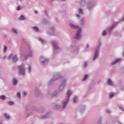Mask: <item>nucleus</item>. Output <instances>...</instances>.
Listing matches in <instances>:
<instances>
[{
    "label": "nucleus",
    "instance_id": "nucleus-3",
    "mask_svg": "<svg viewBox=\"0 0 124 124\" xmlns=\"http://www.w3.org/2000/svg\"><path fill=\"white\" fill-rule=\"evenodd\" d=\"M101 46V43L100 42H99L98 45H97L96 46V49L95 50V53L94 54L93 58L92 59V62H94L96 59L98 58V57H99V54L100 52V49H99V47Z\"/></svg>",
    "mask_w": 124,
    "mask_h": 124
},
{
    "label": "nucleus",
    "instance_id": "nucleus-48",
    "mask_svg": "<svg viewBox=\"0 0 124 124\" xmlns=\"http://www.w3.org/2000/svg\"><path fill=\"white\" fill-rule=\"evenodd\" d=\"M56 106L58 109L61 108V106L60 105H57Z\"/></svg>",
    "mask_w": 124,
    "mask_h": 124
},
{
    "label": "nucleus",
    "instance_id": "nucleus-40",
    "mask_svg": "<svg viewBox=\"0 0 124 124\" xmlns=\"http://www.w3.org/2000/svg\"><path fill=\"white\" fill-rule=\"evenodd\" d=\"M39 41L41 43H44V39H42L41 38H39Z\"/></svg>",
    "mask_w": 124,
    "mask_h": 124
},
{
    "label": "nucleus",
    "instance_id": "nucleus-16",
    "mask_svg": "<svg viewBox=\"0 0 124 124\" xmlns=\"http://www.w3.org/2000/svg\"><path fill=\"white\" fill-rule=\"evenodd\" d=\"M72 93V92L69 90H67L66 93L67 96H65V100H69V98H70V95H71Z\"/></svg>",
    "mask_w": 124,
    "mask_h": 124
},
{
    "label": "nucleus",
    "instance_id": "nucleus-18",
    "mask_svg": "<svg viewBox=\"0 0 124 124\" xmlns=\"http://www.w3.org/2000/svg\"><path fill=\"white\" fill-rule=\"evenodd\" d=\"M78 4L79 6H85L86 5V0H79Z\"/></svg>",
    "mask_w": 124,
    "mask_h": 124
},
{
    "label": "nucleus",
    "instance_id": "nucleus-37",
    "mask_svg": "<svg viewBox=\"0 0 124 124\" xmlns=\"http://www.w3.org/2000/svg\"><path fill=\"white\" fill-rule=\"evenodd\" d=\"M12 31H13V32H14V33L17 34V30H16V29H12Z\"/></svg>",
    "mask_w": 124,
    "mask_h": 124
},
{
    "label": "nucleus",
    "instance_id": "nucleus-33",
    "mask_svg": "<svg viewBox=\"0 0 124 124\" xmlns=\"http://www.w3.org/2000/svg\"><path fill=\"white\" fill-rule=\"evenodd\" d=\"M78 12L79 13V14H83V10L81 8H79L78 9Z\"/></svg>",
    "mask_w": 124,
    "mask_h": 124
},
{
    "label": "nucleus",
    "instance_id": "nucleus-15",
    "mask_svg": "<svg viewBox=\"0 0 124 124\" xmlns=\"http://www.w3.org/2000/svg\"><path fill=\"white\" fill-rule=\"evenodd\" d=\"M55 31H56V29L54 27H51L47 34L48 35H55Z\"/></svg>",
    "mask_w": 124,
    "mask_h": 124
},
{
    "label": "nucleus",
    "instance_id": "nucleus-32",
    "mask_svg": "<svg viewBox=\"0 0 124 124\" xmlns=\"http://www.w3.org/2000/svg\"><path fill=\"white\" fill-rule=\"evenodd\" d=\"M73 101L74 103H76V101H77V96H75L73 99Z\"/></svg>",
    "mask_w": 124,
    "mask_h": 124
},
{
    "label": "nucleus",
    "instance_id": "nucleus-28",
    "mask_svg": "<svg viewBox=\"0 0 124 124\" xmlns=\"http://www.w3.org/2000/svg\"><path fill=\"white\" fill-rule=\"evenodd\" d=\"M106 13L107 15H110V14H111V10H110V9H108V10H106Z\"/></svg>",
    "mask_w": 124,
    "mask_h": 124
},
{
    "label": "nucleus",
    "instance_id": "nucleus-5",
    "mask_svg": "<svg viewBox=\"0 0 124 124\" xmlns=\"http://www.w3.org/2000/svg\"><path fill=\"white\" fill-rule=\"evenodd\" d=\"M69 48L71 54L73 55H77L78 54V47L73 45H71Z\"/></svg>",
    "mask_w": 124,
    "mask_h": 124
},
{
    "label": "nucleus",
    "instance_id": "nucleus-11",
    "mask_svg": "<svg viewBox=\"0 0 124 124\" xmlns=\"http://www.w3.org/2000/svg\"><path fill=\"white\" fill-rule=\"evenodd\" d=\"M118 25V22H116L112 24L110 27H108L106 30L107 31V32L108 34H110L113 31V30Z\"/></svg>",
    "mask_w": 124,
    "mask_h": 124
},
{
    "label": "nucleus",
    "instance_id": "nucleus-50",
    "mask_svg": "<svg viewBox=\"0 0 124 124\" xmlns=\"http://www.w3.org/2000/svg\"><path fill=\"white\" fill-rule=\"evenodd\" d=\"M55 21H56V22H58L59 19H58V17H55Z\"/></svg>",
    "mask_w": 124,
    "mask_h": 124
},
{
    "label": "nucleus",
    "instance_id": "nucleus-36",
    "mask_svg": "<svg viewBox=\"0 0 124 124\" xmlns=\"http://www.w3.org/2000/svg\"><path fill=\"white\" fill-rule=\"evenodd\" d=\"M9 105H14V102L11 101L8 102Z\"/></svg>",
    "mask_w": 124,
    "mask_h": 124
},
{
    "label": "nucleus",
    "instance_id": "nucleus-25",
    "mask_svg": "<svg viewBox=\"0 0 124 124\" xmlns=\"http://www.w3.org/2000/svg\"><path fill=\"white\" fill-rule=\"evenodd\" d=\"M35 94L36 95H39L40 94V91L38 88H36L35 91Z\"/></svg>",
    "mask_w": 124,
    "mask_h": 124
},
{
    "label": "nucleus",
    "instance_id": "nucleus-26",
    "mask_svg": "<svg viewBox=\"0 0 124 124\" xmlns=\"http://www.w3.org/2000/svg\"><path fill=\"white\" fill-rule=\"evenodd\" d=\"M83 66L84 68H87L88 67V62H84L83 63Z\"/></svg>",
    "mask_w": 124,
    "mask_h": 124
},
{
    "label": "nucleus",
    "instance_id": "nucleus-54",
    "mask_svg": "<svg viewBox=\"0 0 124 124\" xmlns=\"http://www.w3.org/2000/svg\"><path fill=\"white\" fill-rule=\"evenodd\" d=\"M37 13V11H35V14H36Z\"/></svg>",
    "mask_w": 124,
    "mask_h": 124
},
{
    "label": "nucleus",
    "instance_id": "nucleus-8",
    "mask_svg": "<svg viewBox=\"0 0 124 124\" xmlns=\"http://www.w3.org/2000/svg\"><path fill=\"white\" fill-rule=\"evenodd\" d=\"M17 68L19 74H21L22 76H25L26 71L25 70V66H24V64L18 66Z\"/></svg>",
    "mask_w": 124,
    "mask_h": 124
},
{
    "label": "nucleus",
    "instance_id": "nucleus-44",
    "mask_svg": "<svg viewBox=\"0 0 124 124\" xmlns=\"http://www.w3.org/2000/svg\"><path fill=\"white\" fill-rule=\"evenodd\" d=\"M120 109L122 110V111H123L124 112V107H119Z\"/></svg>",
    "mask_w": 124,
    "mask_h": 124
},
{
    "label": "nucleus",
    "instance_id": "nucleus-10",
    "mask_svg": "<svg viewBox=\"0 0 124 124\" xmlns=\"http://www.w3.org/2000/svg\"><path fill=\"white\" fill-rule=\"evenodd\" d=\"M46 93L48 98H52L54 96H59L60 95V92L59 91H55L53 94H51V91H47Z\"/></svg>",
    "mask_w": 124,
    "mask_h": 124
},
{
    "label": "nucleus",
    "instance_id": "nucleus-46",
    "mask_svg": "<svg viewBox=\"0 0 124 124\" xmlns=\"http://www.w3.org/2000/svg\"><path fill=\"white\" fill-rule=\"evenodd\" d=\"M121 72L122 73H124V67L121 68Z\"/></svg>",
    "mask_w": 124,
    "mask_h": 124
},
{
    "label": "nucleus",
    "instance_id": "nucleus-39",
    "mask_svg": "<svg viewBox=\"0 0 124 124\" xmlns=\"http://www.w3.org/2000/svg\"><path fill=\"white\" fill-rule=\"evenodd\" d=\"M0 99H2V100H4V99H5V96L2 95L0 97Z\"/></svg>",
    "mask_w": 124,
    "mask_h": 124
},
{
    "label": "nucleus",
    "instance_id": "nucleus-24",
    "mask_svg": "<svg viewBox=\"0 0 124 124\" xmlns=\"http://www.w3.org/2000/svg\"><path fill=\"white\" fill-rule=\"evenodd\" d=\"M88 78H89V75L88 74H85L84 75V76L83 77V79H82V81H86V80H87V79H88Z\"/></svg>",
    "mask_w": 124,
    "mask_h": 124
},
{
    "label": "nucleus",
    "instance_id": "nucleus-51",
    "mask_svg": "<svg viewBox=\"0 0 124 124\" xmlns=\"http://www.w3.org/2000/svg\"><path fill=\"white\" fill-rule=\"evenodd\" d=\"M117 123L118 124H123V123H122L121 122H120V121H118L117 122Z\"/></svg>",
    "mask_w": 124,
    "mask_h": 124
},
{
    "label": "nucleus",
    "instance_id": "nucleus-2",
    "mask_svg": "<svg viewBox=\"0 0 124 124\" xmlns=\"http://www.w3.org/2000/svg\"><path fill=\"white\" fill-rule=\"evenodd\" d=\"M39 62L41 66H46V65L48 64V62H49V60L43 55H42L39 58Z\"/></svg>",
    "mask_w": 124,
    "mask_h": 124
},
{
    "label": "nucleus",
    "instance_id": "nucleus-41",
    "mask_svg": "<svg viewBox=\"0 0 124 124\" xmlns=\"http://www.w3.org/2000/svg\"><path fill=\"white\" fill-rule=\"evenodd\" d=\"M7 50V47H6V46H5L4 47V49H3V52L4 53H5V52H6Z\"/></svg>",
    "mask_w": 124,
    "mask_h": 124
},
{
    "label": "nucleus",
    "instance_id": "nucleus-52",
    "mask_svg": "<svg viewBox=\"0 0 124 124\" xmlns=\"http://www.w3.org/2000/svg\"><path fill=\"white\" fill-rule=\"evenodd\" d=\"M107 111L108 113V114H109L110 110L109 109H107Z\"/></svg>",
    "mask_w": 124,
    "mask_h": 124
},
{
    "label": "nucleus",
    "instance_id": "nucleus-1",
    "mask_svg": "<svg viewBox=\"0 0 124 124\" xmlns=\"http://www.w3.org/2000/svg\"><path fill=\"white\" fill-rule=\"evenodd\" d=\"M64 78V77L62 76L61 73L59 72L54 73L52 76V78L50 79L47 83V87H50L52 85V83L54 82V81H56L57 80H60V79Z\"/></svg>",
    "mask_w": 124,
    "mask_h": 124
},
{
    "label": "nucleus",
    "instance_id": "nucleus-19",
    "mask_svg": "<svg viewBox=\"0 0 124 124\" xmlns=\"http://www.w3.org/2000/svg\"><path fill=\"white\" fill-rule=\"evenodd\" d=\"M120 61H122V59L117 58V59H115V60L113 61V62H111V64L112 65H114V64H116V63H117V62H120Z\"/></svg>",
    "mask_w": 124,
    "mask_h": 124
},
{
    "label": "nucleus",
    "instance_id": "nucleus-45",
    "mask_svg": "<svg viewBox=\"0 0 124 124\" xmlns=\"http://www.w3.org/2000/svg\"><path fill=\"white\" fill-rule=\"evenodd\" d=\"M22 95H23L24 96L27 95V92H23Z\"/></svg>",
    "mask_w": 124,
    "mask_h": 124
},
{
    "label": "nucleus",
    "instance_id": "nucleus-35",
    "mask_svg": "<svg viewBox=\"0 0 124 124\" xmlns=\"http://www.w3.org/2000/svg\"><path fill=\"white\" fill-rule=\"evenodd\" d=\"M31 65H29L28 68L29 73H31Z\"/></svg>",
    "mask_w": 124,
    "mask_h": 124
},
{
    "label": "nucleus",
    "instance_id": "nucleus-29",
    "mask_svg": "<svg viewBox=\"0 0 124 124\" xmlns=\"http://www.w3.org/2000/svg\"><path fill=\"white\" fill-rule=\"evenodd\" d=\"M50 115V113H48L46 115H44L42 117V119H48V117H49Z\"/></svg>",
    "mask_w": 124,
    "mask_h": 124
},
{
    "label": "nucleus",
    "instance_id": "nucleus-43",
    "mask_svg": "<svg viewBox=\"0 0 124 124\" xmlns=\"http://www.w3.org/2000/svg\"><path fill=\"white\" fill-rule=\"evenodd\" d=\"M76 17H77L78 19H80V15L76 14Z\"/></svg>",
    "mask_w": 124,
    "mask_h": 124
},
{
    "label": "nucleus",
    "instance_id": "nucleus-34",
    "mask_svg": "<svg viewBox=\"0 0 124 124\" xmlns=\"http://www.w3.org/2000/svg\"><path fill=\"white\" fill-rule=\"evenodd\" d=\"M33 30H34L36 32L39 31V29H38V28H37V27H33Z\"/></svg>",
    "mask_w": 124,
    "mask_h": 124
},
{
    "label": "nucleus",
    "instance_id": "nucleus-38",
    "mask_svg": "<svg viewBox=\"0 0 124 124\" xmlns=\"http://www.w3.org/2000/svg\"><path fill=\"white\" fill-rule=\"evenodd\" d=\"M16 96L18 98H21V94H20V93H18L16 94Z\"/></svg>",
    "mask_w": 124,
    "mask_h": 124
},
{
    "label": "nucleus",
    "instance_id": "nucleus-13",
    "mask_svg": "<svg viewBox=\"0 0 124 124\" xmlns=\"http://www.w3.org/2000/svg\"><path fill=\"white\" fill-rule=\"evenodd\" d=\"M86 110V106L85 105H81L79 106L78 109V112L80 114H83Z\"/></svg>",
    "mask_w": 124,
    "mask_h": 124
},
{
    "label": "nucleus",
    "instance_id": "nucleus-23",
    "mask_svg": "<svg viewBox=\"0 0 124 124\" xmlns=\"http://www.w3.org/2000/svg\"><path fill=\"white\" fill-rule=\"evenodd\" d=\"M69 100H66V101L63 103V105H62V108H65V107H66Z\"/></svg>",
    "mask_w": 124,
    "mask_h": 124
},
{
    "label": "nucleus",
    "instance_id": "nucleus-17",
    "mask_svg": "<svg viewBox=\"0 0 124 124\" xmlns=\"http://www.w3.org/2000/svg\"><path fill=\"white\" fill-rule=\"evenodd\" d=\"M32 57H33V51L30 50L29 54L25 56V59L27 60V58H32Z\"/></svg>",
    "mask_w": 124,
    "mask_h": 124
},
{
    "label": "nucleus",
    "instance_id": "nucleus-6",
    "mask_svg": "<svg viewBox=\"0 0 124 124\" xmlns=\"http://www.w3.org/2000/svg\"><path fill=\"white\" fill-rule=\"evenodd\" d=\"M94 6H95V5L94 4V3H93V1H88L87 2L86 5V9H87L89 11V12L93 10Z\"/></svg>",
    "mask_w": 124,
    "mask_h": 124
},
{
    "label": "nucleus",
    "instance_id": "nucleus-53",
    "mask_svg": "<svg viewBox=\"0 0 124 124\" xmlns=\"http://www.w3.org/2000/svg\"><path fill=\"white\" fill-rule=\"evenodd\" d=\"M122 56H123V57H124V52H123L122 53Z\"/></svg>",
    "mask_w": 124,
    "mask_h": 124
},
{
    "label": "nucleus",
    "instance_id": "nucleus-4",
    "mask_svg": "<svg viewBox=\"0 0 124 124\" xmlns=\"http://www.w3.org/2000/svg\"><path fill=\"white\" fill-rule=\"evenodd\" d=\"M50 44L53 47L54 51H55L56 52H60L61 48L59 46V45L58 44V42L57 41H52L51 42H50Z\"/></svg>",
    "mask_w": 124,
    "mask_h": 124
},
{
    "label": "nucleus",
    "instance_id": "nucleus-22",
    "mask_svg": "<svg viewBox=\"0 0 124 124\" xmlns=\"http://www.w3.org/2000/svg\"><path fill=\"white\" fill-rule=\"evenodd\" d=\"M3 116L5 119H6L7 120H10V116H9L7 113H4Z\"/></svg>",
    "mask_w": 124,
    "mask_h": 124
},
{
    "label": "nucleus",
    "instance_id": "nucleus-31",
    "mask_svg": "<svg viewBox=\"0 0 124 124\" xmlns=\"http://www.w3.org/2000/svg\"><path fill=\"white\" fill-rule=\"evenodd\" d=\"M80 25H84V23L85 22V19L84 18H81L80 20Z\"/></svg>",
    "mask_w": 124,
    "mask_h": 124
},
{
    "label": "nucleus",
    "instance_id": "nucleus-42",
    "mask_svg": "<svg viewBox=\"0 0 124 124\" xmlns=\"http://www.w3.org/2000/svg\"><path fill=\"white\" fill-rule=\"evenodd\" d=\"M114 95H115V94H109V97H110V98H112V97H113L114 96Z\"/></svg>",
    "mask_w": 124,
    "mask_h": 124
},
{
    "label": "nucleus",
    "instance_id": "nucleus-49",
    "mask_svg": "<svg viewBox=\"0 0 124 124\" xmlns=\"http://www.w3.org/2000/svg\"><path fill=\"white\" fill-rule=\"evenodd\" d=\"M89 47H90V46L89 45V44H86V49H89Z\"/></svg>",
    "mask_w": 124,
    "mask_h": 124
},
{
    "label": "nucleus",
    "instance_id": "nucleus-27",
    "mask_svg": "<svg viewBox=\"0 0 124 124\" xmlns=\"http://www.w3.org/2000/svg\"><path fill=\"white\" fill-rule=\"evenodd\" d=\"M107 30H104L102 32V35L103 36H105V35H106V34H107Z\"/></svg>",
    "mask_w": 124,
    "mask_h": 124
},
{
    "label": "nucleus",
    "instance_id": "nucleus-9",
    "mask_svg": "<svg viewBox=\"0 0 124 124\" xmlns=\"http://www.w3.org/2000/svg\"><path fill=\"white\" fill-rule=\"evenodd\" d=\"M67 80L66 79L64 78L61 83V84L59 86V90L60 92H62V91H63V89L65 88V86H66V82Z\"/></svg>",
    "mask_w": 124,
    "mask_h": 124
},
{
    "label": "nucleus",
    "instance_id": "nucleus-47",
    "mask_svg": "<svg viewBox=\"0 0 124 124\" xmlns=\"http://www.w3.org/2000/svg\"><path fill=\"white\" fill-rule=\"evenodd\" d=\"M16 10H18V11L21 10V7L18 6V7H17V8H16Z\"/></svg>",
    "mask_w": 124,
    "mask_h": 124
},
{
    "label": "nucleus",
    "instance_id": "nucleus-55",
    "mask_svg": "<svg viewBox=\"0 0 124 124\" xmlns=\"http://www.w3.org/2000/svg\"><path fill=\"white\" fill-rule=\"evenodd\" d=\"M5 58V56L4 57V58Z\"/></svg>",
    "mask_w": 124,
    "mask_h": 124
},
{
    "label": "nucleus",
    "instance_id": "nucleus-12",
    "mask_svg": "<svg viewBox=\"0 0 124 124\" xmlns=\"http://www.w3.org/2000/svg\"><path fill=\"white\" fill-rule=\"evenodd\" d=\"M69 26L71 29H73L74 30H78L80 28L79 26L76 25L74 22H70Z\"/></svg>",
    "mask_w": 124,
    "mask_h": 124
},
{
    "label": "nucleus",
    "instance_id": "nucleus-21",
    "mask_svg": "<svg viewBox=\"0 0 124 124\" xmlns=\"http://www.w3.org/2000/svg\"><path fill=\"white\" fill-rule=\"evenodd\" d=\"M12 83L14 85V86H16L17 85V84H18V81L17 80V79L15 78H13L12 79Z\"/></svg>",
    "mask_w": 124,
    "mask_h": 124
},
{
    "label": "nucleus",
    "instance_id": "nucleus-20",
    "mask_svg": "<svg viewBox=\"0 0 124 124\" xmlns=\"http://www.w3.org/2000/svg\"><path fill=\"white\" fill-rule=\"evenodd\" d=\"M107 84L108 86H110V87H114L115 85H114V83L112 82V80H111V79H108L107 81Z\"/></svg>",
    "mask_w": 124,
    "mask_h": 124
},
{
    "label": "nucleus",
    "instance_id": "nucleus-14",
    "mask_svg": "<svg viewBox=\"0 0 124 124\" xmlns=\"http://www.w3.org/2000/svg\"><path fill=\"white\" fill-rule=\"evenodd\" d=\"M9 59H12V62H16L18 61V57H17V55H15L13 56V54H11L9 56Z\"/></svg>",
    "mask_w": 124,
    "mask_h": 124
},
{
    "label": "nucleus",
    "instance_id": "nucleus-30",
    "mask_svg": "<svg viewBox=\"0 0 124 124\" xmlns=\"http://www.w3.org/2000/svg\"><path fill=\"white\" fill-rule=\"evenodd\" d=\"M19 19L21 21H24V20H26V17H25V16H19Z\"/></svg>",
    "mask_w": 124,
    "mask_h": 124
},
{
    "label": "nucleus",
    "instance_id": "nucleus-7",
    "mask_svg": "<svg viewBox=\"0 0 124 124\" xmlns=\"http://www.w3.org/2000/svg\"><path fill=\"white\" fill-rule=\"evenodd\" d=\"M82 37V28H79L76 31L75 38L77 39V40H80Z\"/></svg>",
    "mask_w": 124,
    "mask_h": 124
}]
</instances>
